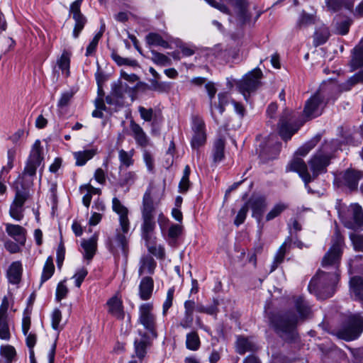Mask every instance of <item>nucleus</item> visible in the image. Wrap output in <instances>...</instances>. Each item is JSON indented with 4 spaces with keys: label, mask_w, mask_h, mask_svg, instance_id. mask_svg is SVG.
I'll list each match as a JSON object with an SVG mask.
<instances>
[{
    "label": "nucleus",
    "mask_w": 363,
    "mask_h": 363,
    "mask_svg": "<svg viewBox=\"0 0 363 363\" xmlns=\"http://www.w3.org/2000/svg\"><path fill=\"white\" fill-rule=\"evenodd\" d=\"M332 242V246L323 258L322 266L325 268L332 267L335 271L325 272L319 270L308 284L309 291L320 299L331 297L339 281L338 267L342 256L343 238L338 231L335 233Z\"/></svg>",
    "instance_id": "obj_1"
},
{
    "label": "nucleus",
    "mask_w": 363,
    "mask_h": 363,
    "mask_svg": "<svg viewBox=\"0 0 363 363\" xmlns=\"http://www.w3.org/2000/svg\"><path fill=\"white\" fill-rule=\"evenodd\" d=\"M158 203V202H155L153 200L152 188H148L143 197L141 235L145 240L148 251L157 258L162 259L164 257V248L160 245L157 246L154 244L155 238L153 236L156 226L155 220V210Z\"/></svg>",
    "instance_id": "obj_2"
},
{
    "label": "nucleus",
    "mask_w": 363,
    "mask_h": 363,
    "mask_svg": "<svg viewBox=\"0 0 363 363\" xmlns=\"http://www.w3.org/2000/svg\"><path fill=\"white\" fill-rule=\"evenodd\" d=\"M330 163V157L322 154L315 155L309 161L311 170L313 172L311 176L308 171V167L304 161L298 157L293 158L286 166V171L297 172L305 184V187L311 194H315L309 186V183L314 179L319 174L326 171V167Z\"/></svg>",
    "instance_id": "obj_3"
},
{
    "label": "nucleus",
    "mask_w": 363,
    "mask_h": 363,
    "mask_svg": "<svg viewBox=\"0 0 363 363\" xmlns=\"http://www.w3.org/2000/svg\"><path fill=\"white\" fill-rule=\"evenodd\" d=\"M112 208L119 216L120 228L116 230L113 236L108 238L107 245L111 252H114L118 248H121L123 252H125L128 247L126 235L129 232L130 225L128 218V209L116 197H114L112 200Z\"/></svg>",
    "instance_id": "obj_4"
},
{
    "label": "nucleus",
    "mask_w": 363,
    "mask_h": 363,
    "mask_svg": "<svg viewBox=\"0 0 363 363\" xmlns=\"http://www.w3.org/2000/svg\"><path fill=\"white\" fill-rule=\"evenodd\" d=\"M363 332V317L359 314L349 315L335 332L340 339L351 341L357 339Z\"/></svg>",
    "instance_id": "obj_5"
},
{
    "label": "nucleus",
    "mask_w": 363,
    "mask_h": 363,
    "mask_svg": "<svg viewBox=\"0 0 363 363\" xmlns=\"http://www.w3.org/2000/svg\"><path fill=\"white\" fill-rule=\"evenodd\" d=\"M153 304L145 303L139 306L138 323L141 324L152 338L157 337L156 315L153 312Z\"/></svg>",
    "instance_id": "obj_6"
},
{
    "label": "nucleus",
    "mask_w": 363,
    "mask_h": 363,
    "mask_svg": "<svg viewBox=\"0 0 363 363\" xmlns=\"http://www.w3.org/2000/svg\"><path fill=\"white\" fill-rule=\"evenodd\" d=\"M262 72L260 69H255L246 74L241 80L237 83L239 91L247 101L250 94L255 92L261 84L260 79Z\"/></svg>",
    "instance_id": "obj_7"
},
{
    "label": "nucleus",
    "mask_w": 363,
    "mask_h": 363,
    "mask_svg": "<svg viewBox=\"0 0 363 363\" xmlns=\"http://www.w3.org/2000/svg\"><path fill=\"white\" fill-rule=\"evenodd\" d=\"M272 323L277 332L281 335L292 334L298 322L297 316L293 313H288L284 315H274Z\"/></svg>",
    "instance_id": "obj_8"
},
{
    "label": "nucleus",
    "mask_w": 363,
    "mask_h": 363,
    "mask_svg": "<svg viewBox=\"0 0 363 363\" xmlns=\"http://www.w3.org/2000/svg\"><path fill=\"white\" fill-rule=\"evenodd\" d=\"M43 160V157L42 156V147L40 145V141L37 140L32 147L30 156L22 173V176H35L36 174L37 168L40 167Z\"/></svg>",
    "instance_id": "obj_9"
},
{
    "label": "nucleus",
    "mask_w": 363,
    "mask_h": 363,
    "mask_svg": "<svg viewBox=\"0 0 363 363\" xmlns=\"http://www.w3.org/2000/svg\"><path fill=\"white\" fill-rule=\"evenodd\" d=\"M326 102L323 96L319 93H315L306 102L303 109V116L310 120L321 115Z\"/></svg>",
    "instance_id": "obj_10"
},
{
    "label": "nucleus",
    "mask_w": 363,
    "mask_h": 363,
    "mask_svg": "<svg viewBox=\"0 0 363 363\" xmlns=\"http://www.w3.org/2000/svg\"><path fill=\"white\" fill-rule=\"evenodd\" d=\"M292 113L289 110H284L279 123V134L284 140H289L298 130L300 125H293L290 122L292 120Z\"/></svg>",
    "instance_id": "obj_11"
},
{
    "label": "nucleus",
    "mask_w": 363,
    "mask_h": 363,
    "mask_svg": "<svg viewBox=\"0 0 363 363\" xmlns=\"http://www.w3.org/2000/svg\"><path fill=\"white\" fill-rule=\"evenodd\" d=\"M83 0H76L69 7V13L72 14V18L75 21V25L73 30V37L77 38L79 33L83 30L86 19L85 16L81 13L80 7Z\"/></svg>",
    "instance_id": "obj_12"
},
{
    "label": "nucleus",
    "mask_w": 363,
    "mask_h": 363,
    "mask_svg": "<svg viewBox=\"0 0 363 363\" xmlns=\"http://www.w3.org/2000/svg\"><path fill=\"white\" fill-rule=\"evenodd\" d=\"M233 6L236 10L237 19L240 25H244L250 19L248 13L247 0H225Z\"/></svg>",
    "instance_id": "obj_13"
},
{
    "label": "nucleus",
    "mask_w": 363,
    "mask_h": 363,
    "mask_svg": "<svg viewBox=\"0 0 363 363\" xmlns=\"http://www.w3.org/2000/svg\"><path fill=\"white\" fill-rule=\"evenodd\" d=\"M152 337L147 333L139 331V337L134 340L135 354L137 358H144L147 353V347L150 345Z\"/></svg>",
    "instance_id": "obj_14"
},
{
    "label": "nucleus",
    "mask_w": 363,
    "mask_h": 363,
    "mask_svg": "<svg viewBox=\"0 0 363 363\" xmlns=\"http://www.w3.org/2000/svg\"><path fill=\"white\" fill-rule=\"evenodd\" d=\"M246 203L252 208V216L259 221L267 206L266 199L264 196H253Z\"/></svg>",
    "instance_id": "obj_15"
},
{
    "label": "nucleus",
    "mask_w": 363,
    "mask_h": 363,
    "mask_svg": "<svg viewBox=\"0 0 363 363\" xmlns=\"http://www.w3.org/2000/svg\"><path fill=\"white\" fill-rule=\"evenodd\" d=\"M130 128L136 143L142 147H147L149 144V138L143 128L132 120L130 122Z\"/></svg>",
    "instance_id": "obj_16"
},
{
    "label": "nucleus",
    "mask_w": 363,
    "mask_h": 363,
    "mask_svg": "<svg viewBox=\"0 0 363 363\" xmlns=\"http://www.w3.org/2000/svg\"><path fill=\"white\" fill-rule=\"evenodd\" d=\"M154 281L150 277L142 278L139 284V296L143 301L149 300L153 292Z\"/></svg>",
    "instance_id": "obj_17"
},
{
    "label": "nucleus",
    "mask_w": 363,
    "mask_h": 363,
    "mask_svg": "<svg viewBox=\"0 0 363 363\" xmlns=\"http://www.w3.org/2000/svg\"><path fill=\"white\" fill-rule=\"evenodd\" d=\"M6 231L8 235L12 237L20 245H23L26 242V230L21 225L7 223Z\"/></svg>",
    "instance_id": "obj_18"
},
{
    "label": "nucleus",
    "mask_w": 363,
    "mask_h": 363,
    "mask_svg": "<svg viewBox=\"0 0 363 363\" xmlns=\"http://www.w3.org/2000/svg\"><path fill=\"white\" fill-rule=\"evenodd\" d=\"M139 276L143 274H153L156 268L157 263L153 257L149 255L141 257L139 262Z\"/></svg>",
    "instance_id": "obj_19"
},
{
    "label": "nucleus",
    "mask_w": 363,
    "mask_h": 363,
    "mask_svg": "<svg viewBox=\"0 0 363 363\" xmlns=\"http://www.w3.org/2000/svg\"><path fill=\"white\" fill-rule=\"evenodd\" d=\"M22 272L21 262L19 261L12 262L6 272L9 281L13 284H18L21 279Z\"/></svg>",
    "instance_id": "obj_20"
},
{
    "label": "nucleus",
    "mask_w": 363,
    "mask_h": 363,
    "mask_svg": "<svg viewBox=\"0 0 363 363\" xmlns=\"http://www.w3.org/2000/svg\"><path fill=\"white\" fill-rule=\"evenodd\" d=\"M107 305L108 307V313L118 319H123L124 312L123 310L122 301L116 296L111 298Z\"/></svg>",
    "instance_id": "obj_21"
},
{
    "label": "nucleus",
    "mask_w": 363,
    "mask_h": 363,
    "mask_svg": "<svg viewBox=\"0 0 363 363\" xmlns=\"http://www.w3.org/2000/svg\"><path fill=\"white\" fill-rule=\"evenodd\" d=\"M81 245L84 251V258L91 259L95 255L97 247V235L95 233L89 240H83Z\"/></svg>",
    "instance_id": "obj_22"
},
{
    "label": "nucleus",
    "mask_w": 363,
    "mask_h": 363,
    "mask_svg": "<svg viewBox=\"0 0 363 363\" xmlns=\"http://www.w3.org/2000/svg\"><path fill=\"white\" fill-rule=\"evenodd\" d=\"M350 64L352 69L363 67V38L353 49Z\"/></svg>",
    "instance_id": "obj_23"
},
{
    "label": "nucleus",
    "mask_w": 363,
    "mask_h": 363,
    "mask_svg": "<svg viewBox=\"0 0 363 363\" xmlns=\"http://www.w3.org/2000/svg\"><path fill=\"white\" fill-rule=\"evenodd\" d=\"M350 292L356 300L363 301V279L354 277L350 281Z\"/></svg>",
    "instance_id": "obj_24"
},
{
    "label": "nucleus",
    "mask_w": 363,
    "mask_h": 363,
    "mask_svg": "<svg viewBox=\"0 0 363 363\" xmlns=\"http://www.w3.org/2000/svg\"><path fill=\"white\" fill-rule=\"evenodd\" d=\"M362 177V173L359 171L348 169L343 176L344 182L351 190L356 189L358 182Z\"/></svg>",
    "instance_id": "obj_25"
},
{
    "label": "nucleus",
    "mask_w": 363,
    "mask_h": 363,
    "mask_svg": "<svg viewBox=\"0 0 363 363\" xmlns=\"http://www.w3.org/2000/svg\"><path fill=\"white\" fill-rule=\"evenodd\" d=\"M291 239L289 237L287 238V239L278 249L274 256V261L271 265L270 272H274L277 268L279 264H280L284 261L285 255L286 253L287 245L291 242Z\"/></svg>",
    "instance_id": "obj_26"
},
{
    "label": "nucleus",
    "mask_w": 363,
    "mask_h": 363,
    "mask_svg": "<svg viewBox=\"0 0 363 363\" xmlns=\"http://www.w3.org/2000/svg\"><path fill=\"white\" fill-rule=\"evenodd\" d=\"M255 345L248 338L244 337H238L236 342V351L240 354H244L247 352L255 351Z\"/></svg>",
    "instance_id": "obj_27"
},
{
    "label": "nucleus",
    "mask_w": 363,
    "mask_h": 363,
    "mask_svg": "<svg viewBox=\"0 0 363 363\" xmlns=\"http://www.w3.org/2000/svg\"><path fill=\"white\" fill-rule=\"evenodd\" d=\"M96 153V150L94 149L86 150L84 151H79L74 154L76 160V165L82 166L86 162L91 160Z\"/></svg>",
    "instance_id": "obj_28"
},
{
    "label": "nucleus",
    "mask_w": 363,
    "mask_h": 363,
    "mask_svg": "<svg viewBox=\"0 0 363 363\" xmlns=\"http://www.w3.org/2000/svg\"><path fill=\"white\" fill-rule=\"evenodd\" d=\"M225 141L222 138L216 140L213 150V160L215 163L220 162L224 158Z\"/></svg>",
    "instance_id": "obj_29"
},
{
    "label": "nucleus",
    "mask_w": 363,
    "mask_h": 363,
    "mask_svg": "<svg viewBox=\"0 0 363 363\" xmlns=\"http://www.w3.org/2000/svg\"><path fill=\"white\" fill-rule=\"evenodd\" d=\"M352 212V218L354 221V226L347 225L348 228L361 227L363 225V210L358 203H354L350 206Z\"/></svg>",
    "instance_id": "obj_30"
},
{
    "label": "nucleus",
    "mask_w": 363,
    "mask_h": 363,
    "mask_svg": "<svg viewBox=\"0 0 363 363\" xmlns=\"http://www.w3.org/2000/svg\"><path fill=\"white\" fill-rule=\"evenodd\" d=\"M70 56V52L65 50L57 61L59 68L62 70V73H65L67 77L69 74Z\"/></svg>",
    "instance_id": "obj_31"
},
{
    "label": "nucleus",
    "mask_w": 363,
    "mask_h": 363,
    "mask_svg": "<svg viewBox=\"0 0 363 363\" xmlns=\"http://www.w3.org/2000/svg\"><path fill=\"white\" fill-rule=\"evenodd\" d=\"M133 150L126 152L124 150L118 151V159L120 161L119 169L121 170L123 167H129L134 163L133 159Z\"/></svg>",
    "instance_id": "obj_32"
},
{
    "label": "nucleus",
    "mask_w": 363,
    "mask_h": 363,
    "mask_svg": "<svg viewBox=\"0 0 363 363\" xmlns=\"http://www.w3.org/2000/svg\"><path fill=\"white\" fill-rule=\"evenodd\" d=\"M186 346L187 349L192 351H196L199 349L201 341L197 332L191 331L186 335Z\"/></svg>",
    "instance_id": "obj_33"
},
{
    "label": "nucleus",
    "mask_w": 363,
    "mask_h": 363,
    "mask_svg": "<svg viewBox=\"0 0 363 363\" xmlns=\"http://www.w3.org/2000/svg\"><path fill=\"white\" fill-rule=\"evenodd\" d=\"M146 41L150 45L161 46L164 48H169V43L156 33H150L146 36Z\"/></svg>",
    "instance_id": "obj_34"
},
{
    "label": "nucleus",
    "mask_w": 363,
    "mask_h": 363,
    "mask_svg": "<svg viewBox=\"0 0 363 363\" xmlns=\"http://www.w3.org/2000/svg\"><path fill=\"white\" fill-rule=\"evenodd\" d=\"M125 92V88L123 87L121 82H118L117 84H114L111 88V96H108L106 98V101L109 104H113L114 102L113 101L112 97L116 99H122L123 98Z\"/></svg>",
    "instance_id": "obj_35"
},
{
    "label": "nucleus",
    "mask_w": 363,
    "mask_h": 363,
    "mask_svg": "<svg viewBox=\"0 0 363 363\" xmlns=\"http://www.w3.org/2000/svg\"><path fill=\"white\" fill-rule=\"evenodd\" d=\"M330 35L329 30L326 28H321L314 33L313 35V45L318 47L324 44L328 39Z\"/></svg>",
    "instance_id": "obj_36"
},
{
    "label": "nucleus",
    "mask_w": 363,
    "mask_h": 363,
    "mask_svg": "<svg viewBox=\"0 0 363 363\" xmlns=\"http://www.w3.org/2000/svg\"><path fill=\"white\" fill-rule=\"evenodd\" d=\"M296 307L297 311L302 318H305L309 316L311 313V307L309 306L308 302H306L301 297L296 299Z\"/></svg>",
    "instance_id": "obj_37"
},
{
    "label": "nucleus",
    "mask_w": 363,
    "mask_h": 363,
    "mask_svg": "<svg viewBox=\"0 0 363 363\" xmlns=\"http://www.w3.org/2000/svg\"><path fill=\"white\" fill-rule=\"evenodd\" d=\"M222 108L219 107V103L213 101V99L210 100V109H211V115L214 120V121L217 123H220V116H221L225 111V108L221 106Z\"/></svg>",
    "instance_id": "obj_38"
},
{
    "label": "nucleus",
    "mask_w": 363,
    "mask_h": 363,
    "mask_svg": "<svg viewBox=\"0 0 363 363\" xmlns=\"http://www.w3.org/2000/svg\"><path fill=\"white\" fill-rule=\"evenodd\" d=\"M55 271V267L51 257L47 259L44 267L43 274L41 276V283L48 280L53 274Z\"/></svg>",
    "instance_id": "obj_39"
},
{
    "label": "nucleus",
    "mask_w": 363,
    "mask_h": 363,
    "mask_svg": "<svg viewBox=\"0 0 363 363\" xmlns=\"http://www.w3.org/2000/svg\"><path fill=\"white\" fill-rule=\"evenodd\" d=\"M151 60L157 65L161 66H168L172 63L171 60L164 54L158 52L155 50H152Z\"/></svg>",
    "instance_id": "obj_40"
},
{
    "label": "nucleus",
    "mask_w": 363,
    "mask_h": 363,
    "mask_svg": "<svg viewBox=\"0 0 363 363\" xmlns=\"http://www.w3.org/2000/svg\"><path fill=\"white\" fill-rule=\"evenodd\" d=\"M288 208V206L284 203H279L276 204L266 216V220L269 221L279 216L284 210Z\"/></svg>",
    "instance_id": "obj_41"
},
{
    "label": "nucleus",
    "mask_w": 363,
    "mask_h": 363,
    "mask_svg": "<svg viewBox=\"0 0 363 363\" xmlns=\"http://www.w3.org/2000/svg\"><path fill=\"white\" fill-rule=\"evenodd\" d=\"M189 175H190V167L186 165L184 167L183 177L179 182V188L181 193H185L188 191L189 187Z\"/></svg>",
    "instance_id": "obj_42"
},
{
    "label": "nucleus",
    "mask_w": 363,
    "mask_h": 363,
    "mask_svg": "<svg viewBox=\"0 0 363 363\" xmlns=\"http://www.w3.org/2000/svg\"><path fill=\"white\" fill-rule=\"evenodd\" d=\"M137 178H138L137 174L135 172L129 171V172H125L124 174H123L121 175V177L120 179V185L121 186H131L135 183Z\"/></svg>",
    "instance_id": "obj_43"
},
{
    "label": "nucleus",
    "mask_w": 363,
    "mask_h": 363,
    "mask_svg": "<svg viewBox=\"0 0 363 363\" xmlns=\"http://www.w3.org/2000/svg\"><path fill=\"white\" fill-rule=\"evenodd\" d=\"M10 338L11 333L8 324V318L0 317V339L9 340Z\"/></svg>",
    "instance_id": "obj_44"
},
{
    "label": "nucleus",
    "mask_w": 363,
    "mask_h": 363,
    "mask_svg": "<svg viewBox=\"0 0 363 363\" xmlns=\"http://www.w3.org/2000/svg\"><path fill=\"white\" fill-rule=\"evenodd\" d=\"M206 140V132H198L193 133L191 138V147L194 149L199 148V147L204 145Z\"/></svg>",
    "instance_id": "obj_45"
},
{
    "label": "nucleus",
    "mask_w": 363,
    "mask_h": 363,
    "mask_svg": "<svg viewBox=\"0 0 363 363\" xmlns=\"http://www.w3.org/2000/svg\"><path fill=\"white\" fill-rule=\"evenodd\" d=\"M29 196L30 195L28 191L25 189L20 190L17 189L15 194V198L12 203L23 207L25 202L28 199Z\"/></svg>",
    "instance_id": "obj_46"
},
{
    "label": "nucleus",
    "mask_w": 363,
    "mask_h": 363,
    "mask_svg": "<svg viewBox=\"0 0 363 363\" xmlns=\"http://www.w3.org/2000/svg\"><path fill=\"white\" fill-rule=\"evenodd\" d=\"M191 129L193 133L206 132L205 123L201 117L194 115L191 117Z\"/></svg>",
    "instance_id": "obj_47"
},
{
    "label": "nucleus",
    "mask_w": 363,
    "mask_h": 363,
    "mask_svg": "<svg viewBox=\"0 0 363 363\" xmlns=\"http://www.w3.org/2000/svg\"><path fill=\"white\" fill-rule=\"evenodd\" d=\"M113 60L120 66L128 65L130 67H137L138 65V62L135 60H131L128 58H124L118 55V54L113 53L112 55Z\"/></svg>",
    "instance_id": "obj_48"
},
{
    "label": "nucleus",
    "mask_w": 363,
    "mask_h": 363,
    "mask_svg": "<svg viewBox=\"0 0 363 363\" xmlns=\"http://www.w3.org/2000/svg\"><path fill=\"white\" fill-rule=\"evenodd\" d=\"M9 214L13 219L21 220L23 217V208L11 203Z\"/></svg>",
    "instance_id": "obj_49"
},
{
    "label": "nucleus",
    "mask_w": 363,
    "mask_h": 363,
    "mask_svg": "<svg viewBox=\"0 0 363 363\" xmlns=\"http://www.w3.org/2000/svg\"><path fill=\"white\" fill-rule=\"evenodd\" d=\"M138 111L141 118L147 122L151 121L155 116L153 109L151 108H145V107L140 106L138 107Z\"/></svg>",
    "instance_id": "obj_50"
},
{
    "label": "nucleus",
    "mask_w": 363,
    "mask_h": 363,
    "mask_svg": "<svg viewBox=\"0 0 363 363\" xmlns=\"http://www.w3.org/2000/svg\"><path fill=\"white\" fill-rule=\"evenodd\" d=\"M249 210V206H247V203H245L238 211L235 219L234 220V224L237 226H239L242 223H244L246 216L247 213V211Z\"/></svg>",
    "instance_id": "obj_51"
},
{
    "label": "nucleus",
    "mask_w": 363,
    "mask_h": 363,
    "mask_svg": "<svg viewBox=\"0 0 363 363\" xmlns=\"http://www.w3.org/2000/svg\"><path fill=\"white\" fill-rule=\"evenodd\" d=\"M0 353L9 361H11L16 354L15 348L11 345L2 346L0 349Z\"/></svg>",
    "instance_id": "obj_52"
},
{
    "label": "nucleus",
    "mask_w": 363,
    "mask_h": 363,
    "mask_svg": "<svg viewBox=\"0 0 363 363\" xmlns=\"http://www.w3.org/2000/svg\"><path fill=\"white\" fill-rule=\"evenodd\" d=\"M62 320V313L61 311L56 308L53 311L52 313V327L53 329L57 330L61 329L62 327L60 325V322Z\"/></svg>",
    "instance_id": "obj_53"
},
{
    "label": "nucleus",
    "mask_w": 363,
    "mask_h": 363,
    "mask_svg": "<svg viewBox=\"0 0 363 363\" xmlns=\"http://www.w3.org/2000/svg\"><path fill=\"white\" fill-rule=\"evenodd\" d=\"M174 293V288H170L167 291L166 299L162 306L163 315H166L169 308L172 306Z\"/></svg>",
    "instance_id": "obj_54"
},
{
    "label": "nucleus",
    "mask_w": 363,
    "mask_h": 363,
    "mask_svg": "<svg viewBox=\"0 0 363 363\" xmlns=\"http://www.w3.org/2000/svg\"><path fill=\"white\" fill-rule=\"evenodd\" d=\"M88 272L85 268H81L79 269L75 274L72 277V279H74L75 286L77 288H79L83 282L84 278L86 277Z\"/></svg>",
    "instance_id": "obj_55"
},
{
    "label": "nucleus",
    "mask_w": 363,
    "mask_h": 363,
    "mask_svg": "<svg viewBox=\"0 0 363 363\" xmlns=\"http://www.w3.org/2000/svg\"><path fill=\"white\" fill-rule=\"evenodd\" d=\"M68 293V289L65 284V281H60L56 289V300L60 301L65 298Z\"/></svg>",
    "instance_id": "obj_56"
},
{
    "label": "nucleus",
    "mask_w": 363,
    "mask_h": 363,
    "mask_svg": "<svg viewBox=\"0 0 363 363\" xmlns=\"http://www.w3.org/2000/svg\"><path fill=\"white\" fill-rule=\"evenodd\" d=\"M31 325L30 315L28 310L23 312V317L22 319V331L24 335H27Z\"/></svg>",
    "instance_id": "obj_57"
},
{
    "label": "nucleus",
    "mask_w": 363,
    "mask_h": 363,
    "mask_svg": "<svg viewBox=\"0 0 363 363\" xmlns=\"http://www.w3.org/2000/svg\"><path fill=\"white\" fill-rule=\"evenodd\" d=\"M314 23L313 16L303 13L298 21L297 26L299 28Z\"/></svg>",
    "instance_id": "obj_58"
},
{
    "label": "nucleus",
    "mask_w": 363,
    "mask_h": 363,
    "mask_svg": "<svg viewBox=\"0 0 363 363\" xmlns=\"http://www.w3.org/2000/svg\"><path fill=\"white\" fill-rule=\"evenodd\" d=\"M73 95L74 93L71 91L62 93L60 96V99L58 101V107L63 108L67 106L69 104L71 99H72Z\"/></svg>",
    "instance_id": "obj_59"
},
{
    "label": "nucleus",
    "mask_w": 363,
    "mask_h": 363,
    "mask_svg": "<svg viewBox=\"0 0 363 363\" xmlns=\"http://www.w3.org/2000/svg\"><path fill=\"white\" fill-rule=\"evenodd\" d=\"M158 79H152L150 80V89L159 91V92H164L166 91L167 89V86L164 82H160Z\"/></svg>",
    "instance_id": "obj_60"
},
{
    "label": "nucleus",
    "mask_w": 363,
    "mask_h": 363,
    "mask_svg": "<svg viewBox=\"0 0 363 363\" xmlns=\"http://www.w3.org/2000/svg\"><path fill=\"white\" fill-rule=\"evenodd\" d=\"M101 38V33L96 34V35L92 39L91 42L89 44V45L86 48V56L91 55L92 54L94 53V52L96 49L98 43Z\"/></svg>",
    "instance_id": "obj_61"
},
{
    "label": "nucleus",
    "mask_w": 363,
    "mask_h": 363,
    "mask_svg": "<svg viewBox=\"0 0 363 363\" xmlns=\"http://www.w3.org/2000/svg\"><path fill=\"white\" fill-rule=\"evenodd\" d=\"M350 239L357 250H363V236L361 235L352 233Z\"/></svg>",
    "instance_id": "obj_62"
},
{
    "label": "nucleus",
    "mask_w": 363,
    "mask_h": 363,
    "mask_svg": "<svg viewBox=\"0 0 363 363\" xmlns=\"http://www.w3.org/2000/svg\"><path fill=\"white\" fill-rule=\"evenodd\" d=\"M182 227L178 224L170 226L168 231V236L172 239H177L182 233Z\"/></svg>",
    "instance_id": "obj_63"
},
{
    "label": "nucleus",
    "mask_w": 363,
    "mask_h": 363,
    "mask_svg": "<svg viewBox=\"0 0 363 363\" xmlns=\"http://www.w3.org/2000/svg\"><path fill=\"white\" fill-rule=\"evenodd\" d=\"M315 142L312 140L301 147L296 152V153L301 156L306 155L309 151L314 147Z\"/></svg>",
    "instance_id": "obj_64"
}]
</instances>
